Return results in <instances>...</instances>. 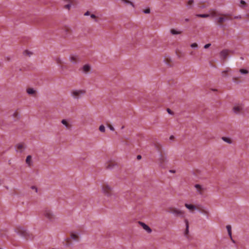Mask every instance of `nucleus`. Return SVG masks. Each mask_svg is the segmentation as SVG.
<instances>
[{"label": "nucleus", "instance_id": "obj_1", "mask_svg": "<svg viewBox=\"0 0 249 249\" xmlns=\"http://www.w3.org/2000/svg\"><path fill=\"white\" fill-rule=\"evenodd\" d=\"M42 215L49 223H53L58 219L53 210L48 208H45L42 210Z\"/></svg>", "mask_w": 249, "mask_h": 249}, {"label": "nucleus", "instance_id": "obj_2", "mask_svg": "<svg viewBox=\"0 0 249 249\" xmlns=\"http://www.w3.org/2000/svg\"><path fill=\"white\" fill-rule=\"evenodd\" d=\"M86 90L84 89H74L71 90L70 95L72 99L79 100L81 99L86 94Z\"/></svg>", "mask_w": 249, "mask_h": 249}, {"label": "nucleus", "instance_id": "obj_3", "mask_svg": "<svg viewBox=\"0 0 249 249\" xmlns=\"http://www.w3.org/2000/svg\"><path fill=\"white\" fill-rule=\"evenodd\" d=\"M220 14L219 12L214 9H211L209 11L208 14H197L196 16L199 18H215Z\"/></svg>", "mask_w": 249, "mask_h": 249}, {"label": "nucleus", "instance_id": "obj_4", "mask_svg": "<svg viewBox=\"0 0 249 249\" xmlns=\"http://www.w3.org/2000/svg\"><path fill=\"white\" fill-rule=\"evenodd\" d=\"M16 232L19 235L27 238L29 236V232L25 229L21 227H18L15 229Z\"/></svg>", "mask_w": 249, "mask_h": 249}, {"label": "nucleus", "instance_id": "obj_5", "mask_svg": "<svg viewBox=\"0 0 249 249\" xmlns=\"http://www.w3.org/2000/svg\"><path fill=\"white\" fill-rule=\"evenodd\" d=\"M169 212L176 216L184 217V212L178 209L172 208L170 209Z\"/></svg>", "mask_w": 249, "mask_h": 249}, {"label": "nucleus", "instance_id": "obj_6", "mask_svg": "<svg viewBox=\"0 0 249 249\" xmlns=\"http://www.w3.org/2000/svg\"><path fill=\"white\" fill-rule=\"evenodd\" d=\"M112 188L108 184L104 185L102 189L103 193L107 196H110L112 195Z\"/></svg>", "mask_w": 249, "mask_h": 249}, {"label": "nucleus", "instance_id": "obj_7", "mask_svg": "<svg viewBox=\"0 0 249 249\" xmlns=\"http://www.w3.org/2000/svg\"><path fill=\"white\" fill-rule=\"evenodd\" d=\"M244 109V105L242 104H237L233 106L232 111L236 114H240Z\"/></svg>", "mask_w": 249, "mask_h": 249}, {"label": "nucleus", "instance_id": "obj_8", "mask_svg": "<svg viewBox=\"0 0 249 249\" xmlns=\"http://www.w3.org/2000/svg\"><path fill=\"white\" fill-rule=\"evenodd\" d=\"M91 70V67L89 64H86L84 65L80 69L81 72L85 74L89 73Z\"/></svg>", "mask_w": 249, "mask_h": 249}, {"label": "nucleus", "instance_id": "obj_9", "mask_svg": "<svg viewBox=\"0 0 249 249\" xmlns=\"http://www.w3.org/2000/svg\"><path fill=\"white\" fill-rule=\"evenodd\" d=\"M69 60L73 64H76L80 61L78 55L74 54H71L70 55Z\"/></svg>", "mask_w": 249, "mask_h": 249}, {"label": "nucleus", "instance_id": "obj_10", "mask_svg": "<svg viewBox=\"0 0 249 249\" xmlns=\"http://www.w3.org/2000/svg\"><path fill=\"white\" fill-rule=\"evenodd\" d=\"M220 14L219 16H221V17L218 18H216L215 19V21L216 22H217L219 24H222V23H223L224 22H225V21H226L227 20V19L226 18V17L228 16L229 14H221L220 13H219Z\"/></svg>", "mask_w": 249, "mask_h": 249}, {"label": "nucleus", "instance_id": "obj_11", "mask_svg": "<svg viewBox=\"0 0 249 249\" xmlns=\"http://www.w3.org/2000/svg\"><path fill=\"white\" fill-rule=\"evenodd\" d=\"M25 148V146L23 143H18L15 145V149L17 153H22Z\"/></svg>", "mask_w": 249, "mask_h": 249}, {"label": "nucleus", "instance_id": "obj_12", "mask_svg": "<svg viewBox=\"0 0 249 249\" xmlns=\"http://www.w3.org/2000/svg\"><path fill=\"white\" fill-rule=\"evenodd\" d=\"M138 224L140 226H141L142 227V228H143V229L144 230H145L147 233H150L152 232L151 229L144 223L141 222V221H139Z\"/></svg>", "mask_w": 249, "mask_h": 249}, {"label": "nucleus", "instance_id": "obj_13", "mask_svg": "<svg viewBox=\"0 0 249 249\" xmlns=\"http://www.w3.org/2000/svg\"><path fill=\"white\" fill-rule=\"evenodd\" d=\"M195 187L197 192L200 195H202L206 190V188L203 186L199 184H196Z\"/></svg>", "mask_w": 249, "mask_h": 249}, {"label": "nucleus", "instance_id": "obj_14", "mask_svg": "<svg viewBox=\"0 0 249 249\" xmlns=\"http://www.w3.org/2000/svg\"><path fill=\"white\" fill-rule=\"evenodd\" d=\"M184 206L191 213H193L194 211L197 210L196 207L192 204L185 203Z\"/></svg>", "mask_w": 249, "mask_h": 249}, {"label": "nucleus", "instance_id": "obj_15", "mask_svg": "<svg viewBox=\"0 0 249 249\" xmlns=\"http://www.w3.org/2000/svg\"><path fill=\"white\" fill-rule=\"evenodd\" d=\"M229 54V51L224 50L222 51L220 53V55L221 58L225 59L227 57Z\"/></svg>", "mask_w": 249, "mask_h": 249}, {"label": "nucleus", "instance_id": "obj_16", "mask_svg": "<svg viewBox=\"0 0 249 249\" xmlns=\"http://www.w3.org/2000/svg\"><path fill=\"white\" fill-rule=\"evenodd\" d=\"M27 93L29 95L34 96L36 94V91L33 88H28L26 90Z\"/></svg>", "mask_w": 249, "mask_h": 249}, {"label": "nucleus", "instance_id": "obj_17", "mask_svg": "<svg viewBox=\"0 0 249 249\" xmlns=\"http://www.w3.org/2000/svg\"><path fill=\"white\" fill-rule=\"evenodd\" d=\"M71 237L74 241H78L79 239V234L76 232H72L71 235Z\"/></svg>", "mask_w": 249, "mask_h": 249}, {"label": "nucleus", "instance_id": "obj_18", "mask_svg": "<svg viewBox=\"0 0 249 249\" xmlns=\"http://www.w3.org/2000/svg\"><path fill=\"white\" fill-rule=\"evenodd\" d=\"M221 139L223 141L229 144H231L233 142L232 140L229 137H223Z\"/></svg>", "mask_w": 249, "mask_h": 249}, {"label": "nucleus", "instance_id": "obj_19", "mask_svg": "<svg viewBox=\"0 0 249 249\" xmlns=\"http://www.w3.org/2000/svg\"><path fill=\"white\" fill-rule=\"evenodd\" d=\"M61 123L65 125L66 128L69 129L71 127V125L68 123V122L65 119L61 121Z\"/></svg>", "mask_w": 249, "mask_h": 249}, {"label": "nucleus", "instance_id": "obj_20", "mask_svg": "<svg viewBox=\"0 0 249 249\" xmlns=\"http://www.w3.org/2000/svg\"><path fill=\"white\" fill-rule=\"evenodd\" d=\"M31 159L32 157L30 155H29L26 157V163L28 164L29 166H31L32 164Z\"/></svg>", "mask_w": 249, "mask_h": 249}, {"label": "nucleus", "instance_id": "obj_21", "mask_svg": "<svg viewBox=\"0 0 249 249\" xmlns=\"http://www.w3.org/2000/svg\"><path fill=\"white\" fill-rule=\"evenodd\" d=\"M184 222L186 226V230L184 234L185 235H187L189 233V222L187 219H185Z\"/></svg>", "mask_w": 249, "mask_h": 249}, {"label": "nucleus", "instance_id": "obj_22", "mask_svg": "<svg viewBox=\"0 0 249 249\" xmlns=\"http://www.w3.org/2000/svg\"><path fill=\"white\" fill-rule=\"evenodd\" d=\"M170 33L173 35H179L181 33V31L172 29L170 30Z\"/></svg>", "mask_w": 249, "mask_h": 249}, {"label": "nucleus", "instance_id": "obj_23", "mask_svg": "<svg viewBox=\"0 0 249 249\" xmlns=\"http://www.w3.org/2000/svg\"><path fill=\"white\" fill-rule=\"evenodd\" d=\"M226 229L227 230L228 235L230 238H231V227L230 225H227L226 226Z\"/></svg>", "mask_w": 249, "mask_h": 249}, {"label": "nucleus", "instance_id": "obj_24", "mask_svg": "<svg viewBox=\"0 0 249 249\" xmlns=\"http://www.w3.org/2000/svg\"><path fill=\"white\" fill-rule=\"evenodd\" d=\"M23 54L30 57L33 54V53L29 50H25L23 52Z\"/></svg>", "mask_w": 249, "mask_h": 249}, {"label": "nucleus", "instance_id": "obj_25", "mask_svg": "<svg viewBox=\"0 0 249 249\" xmlns=\"http://www.w3.org/2000/svg\"><path fill=\"white\" fill-rule=\"evenodd\" d=\"M239 72L241 74H247L249 72L247 70L244 69H240Z\"/></svg>", "mask_w": 249, "mask_h": 249}, {"label": "nucleus", "instance_id": "obj_26", "mask_svg": "<svg viewBox=\"0 0 249 249\" xmlns=\"http://www.w3.org/2000/svg\"><path fill=\"white\" fill-rule=\"evenodd\" d=\"M99 129L102 132H105L106 131L105 127L103 124L100 125Z\"/></svg>", "mask_w": 249, "mask_h": 249}, {"label": "nucleus", "instance_id": "obj_27", "mask_svg": "<svg viewBox=\"0 0 249 249\" xmlns=\"http://www.w3.org/2000/svg\"><path fill=\"white\" fill-rule=\"evenodd\" d=\"M193 3V0H189L187 6L189 8H191L192 7V4Z\"/></svg>", "mask_w": 249, "mask_h": 249}, {"label": "nucleus", "instance_id": "obj_28", "mask_svg": "<svg viewBox=\"0 0 249 249\" xmlns=\"http://www.w3.org/2000/svg\"><path fill=\"white\" fill-rule=\"evenodd\" d=\"M191 47L192 48L197 49L198 48V45L196 43H194L191 45Z\"/></svg>", "mask_w": 249, "mask_h": 249}, {"label": "nucleus", "instance_id": "obj_29", "mask_svg": "<svg viewBox=\"0 0 249 249\" xmlns=\"http://www.w3.org/2000/svg\"><path fill=\"white\" fill-rule=\"evenodd\" d=\"M71 3H70L68 4H66L65 6V8L66 9H67L69 10L71 8Z\"/></svg>", "mask_w": 249, "mask_h": 249}, {"label": "nucleus", "instance_id": "obj_30", "mask_svg": "<svg viewBox=\"0 0 249 249\" xmlns=\"http://www.w3.org/2000/svg\"><path fill=\"white\" fill-rule=\"evenodd\" d=\"M240 4H241L240 6L241 7H244V6H245V4H246V3H245V1H244V0H240Z\"/></svg>", "mask_w": 249, "mask_h": 249}, {"label": "nucleus", "instance_id": "obj_31", "mask_svg": "<svg viewBox=\"0 0 249 249\" xmlns=\"http://www.w3.org/2000/svg\"><path fill=\"white\" fill-rule=\"evenodd\" d=\"M90 16L91 18L95 19V21H97L96 20V16L94 14H91Z\"/></svg>", "mask_w": 249, "mask_h": 249}, {"label": "nucleus", "instance_id": "obj_32", "mask_svg": "<svg viewBox=\"0 0 249 249\" xmlns=\"http://www.w3.org/2000/svg\"><path fill=\"white\" fill-rule=\"evenodd\" d=\"M108 127L109 128V129L111 131H114L115 129L113 126H112L111 125H108Z\"/></svg>", "mask_w": 249, "mask_h": 249}, {"label": "nucleus", "instance_id": "obj_33", "mask_svg": "<svg viewBox=\"0 0 249 249\" xmlns=\"http://www.w3.org/2000/svg\"><path fill=\"white\" fill-rule=\"evenodd\" d=\"M211 44H210V43L204 45V48L205 49H208V48H209L211 46Z\"/></svg>", "mask_w": 249, "mask_h": 249}, {"label": "nucleus", "instance_id": "obj_34", "mask_svg": "<svg viewBox=\"0 0 249 249\" xmlns=\"http://www.w3.org/2000/svg\"><path fill=\"white\" fill-rule=\"evenodd\" d=\"M143 12L145 14H149L150 12V9H145V10L143 11Z\"/></svg>", "mask_w": 249, "mask_h": 249}, {"label": "nucleus", "instance_id": "obj_35", "mask_svg": "<svg viewBox=\"0 0 249 249\" xmlns=\"http://www.w3.org/2000/svg\"><path fill=\"white\" fill-rule=\"evenodd\" d=\"M230 71V69L229 68H227V69H226V70L223 71L222 72V73H225V72H228V71Z\"/></svg>", "mask_w": 249, "mask_h": 249}, {"label": "nucleus", "instance_id": "obj_36", "mask_svg": "<svg viewBox=\"0 0 249 249\" xmlns=\"http://www.w3.org/2000/svg\"><path fill=\"white\" fill-rule=\"evenodd\" d=\"M56 62H57V63H61V59H60V58H57V59H56Z\"/></svg>", "mask_w": 249, "mask_h": 249}, {"label": "nucleus", "instance_id": "obj_37", "mask_svg": "<svg viewBox=\"0 0 249 249\" xmlns=\"http://www.w3.org/2000/svg\"><path fill=\"white\" fill-rule=\"evenodd\" d=\"M89 15H90V13H89V11H87V12H86V13H85V14H84V16H89Z\"/></svg>", "mask_w": 249, "mask_h": 249}, {"label": "nucleus", "instance_id": "obj_38", "mask_svg": "<svg viewBox=\"0 0 249 249\" xmlns=\"http://www.w3.org/2000/svg\"><path fill=\"white\" fill-rule=\"evenodd\" d=\"M137 158V159L140 160L142 158V157L141 155H138Z\"/></svg>", "mask_w": 249, "mask_h": 249}, {"label": "nucleus", "instance_id": "obj_39", "mask_svg": "<svg viewBox=\"0 0 249 249\" xmlns=\"http://www.w3.org/2000/svg\"><path fill=\"white\" fill-rule=\"evenodd\" d=\"M167 110L169 114H172V113H171V111L170 110V109L168 108V109H167Z\"/></svg>", "mask_w": 249, "mask_h": 249}, {"label": "nucleus", "instance_id": "obj_40", "mask_svg": "<svg viewBox=\"0 0 249 249\" xmlns=\"http://www.w3.org/2000/svg\"><path fill=\"white\" fill-rule=\"evenodd\" d=\"M202 212L203 213H205V214L208 213V212L207 211H205V210L202 211Z\"/></svg>", "mask_w": 249, "mask_h": 249}, {"label": "nucleus", "instance_id": "obj_41", "mask_svg": "<svg viewBox=\"0 0 249 249\" xmlns=\"http://www.w3.org/2000/svg\"><path fill=\"white\" fill-rule=\"evenodd\" d=\"M231 241L233 242V243H235V240L233 239L232 238V237L231 236Z\"/></svg>", "mask_w": 249, "mask_h": 249}, {"label": "nucleus", "instance_id": "obj_42", "mask_svg": "<svg viewBox=\"0 0 249 249\" xmlns=\"http://www.w3.org/2000/svg\"><path fill=\"white\" fill-rule=\"evenodd\" d=\"M64 1L71 2V0H63Z\"/></svg>", "mask_w": 249, "mask_h": 249}]
</instances>
